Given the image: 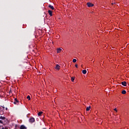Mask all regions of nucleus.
I'll return each mask as SVG.
<instances>
[{
	"instance_id": "8",
	"label": "nucleus",
	"mask_w": 129,
	"mask_h": 129,
	"mask_svg": "<svg viewBox=\"0 0 129 129\" xmlns=\"http://www.w3.org/2000/svg\"><path fill=\"white\" fill-rule=\"evenodd\" d=\"M121 84L122 85H123V86H125L126 85V82L125 81L122 82Z\"/></svg>"
},
{
	"instance_id": "6",
	"label": "nucleus",
	"mask_w": 129,
	"mask_h": 129,
	"mask_svg": "<svg viewBox=\"0 0 129 129\" xmlns=\"http://www.w3.org/2000/svg\"><path fill=\"white\" fill-rule=\"evenodd\" d=\"M26 128H27V127L24 125H21L20 126V129H26Z\"/></svg>"
},
{
	"instance_id": "2",
	"label": "nucleus",
	"mask_w": 129,
	"mask_h": 129,
	"mask_svg": "<svg viewBox=\"0 0 129 129\" xmlns=\"http://www.w3.org/2000/svg\"><path fill=\"white\" fill-rule=\"evenodd\" d=\"M87 5L89 8H90V7H93V6H94V5L89 2L87 3Z\"/></svg>"
},
{
	"instance_id": "10",
	"label": "nucleus",
	"mask_w": 129,
	"mask_h": 129,
	"mask_svg": "<svg viewBox=\"0 0 129 129\" xmlns=\"http://www.w3.org/2000/svg\"><path fill=\"white\" fill-rule=\"evenodd\" d=\"M42 114H43V112L40 111V112H38V116H41V115H42Z\"/></svg>"
},
{
	"instance_id": "7",
	"label": "nucleus",
	"mask_w": 129,
	"mask_h": 129,
	"mask_svg": "<svg viewBox=\"0 0 129 129\" xmlns=\"http://www.w3.org/2000/svg\"><path fill=\"white\" fill-rule=\"evenodd\" d=\"M48 13L50 17H52V16H53V15L52 14V11L49 10Z\"/></svg>"
},
{
	"instance_id": "11",
	"label": "nucleus",
	"mask_w": 129,
	"mask_h": 129,
	"mask_svg": "<svg viewBox=\"0 0 129 129\" xmlns=\"http://www.w3.org/2000/svg\"><path fill=\"white\" fill-rule=\"evenodd\" d=\"M87 72V71H86V70H84L82 71L83 74H86Z\"/></svg>"
},
{
	"instance_id": "13",
	"label": "nucleus",
	"mask_w": 129,
	"mask_h": 129,
	"mask_svg": "<svg viewBox=\"0 0 129 129\" xmlns=\"http://www.w3.org/2000/svg\"><path fill=\"white\" fill-rule=\"evenodd\" d=\"M75 80V78L74 77H71V81L73 82Z\"/></svg>"
},
{
	"instance_id": "3",
	"label": "nucleus",
	"mask_w": 129,
	"mask_h": 129,
	"mask_svg": "<svg viewBox=\"0 0 129 129\" xmlns=\"http://www.w3.org/2000/svg\"><path fill=\"white\" fill-rule=\"evenodd\" d=\"M54 68L55 70H60V66H59V64H56Z\"/></svg>"
},
{
	"instance_id": "12",
	"label": "nucleus",
	"mask_w": 129,
	"mask_h": 129,
	"mask_svg": "<svg viewBox=\"0 0 129 129\" xmlns=\"http://www.w3.org/2000/svg\"><path fill=\"white\" fill-rule=\"evenodd\" d=\"M91 108V106L87 107L86 108V111H89V110H90V108Z\"/></svg>"
},
{
	"instance_id": "9",
	"label": "nucleus",
	"mask_w": 129,
	"mask_h": 129,
	"mask_svg": "<svg viewBox=\"0 0 129 129\" xmlns=\"http://www.w3.org/2000/svg\"><path fill=\"white\" fill-rule=\"evenodd\" d=\"M61 51H62V49L61 48H57V53H60Z\"/></svg>"
},
{
	"instance_id": "21",
	"label": "nucleus",
	"mask_w": 129,
	"mask_h": 129,
	"mask_svg": "<svg viewBox=\"0 0 129 129\" xmlns=\"http://www.w3.org/2000/svg\"><path fill=\"white\" fill-rule=\"evenodd\" d=\"M2 107H3V109H5V106H2Z\"/></svg>"
},
{
	"instance_id": "4",
	"label": "nucleus",
	"mask_w": 129,
	"mask_h": 129,
	"mask_svg": "<svg viewBox=\"0 0 129 129\" xmlns=\"http://www.w3.org/2000/svg\"><path fill=\"white\" fill-rule=\"evenodd\" d=\"M14 102H13V103L14 104H17V103H18V102H19V100H18V99H17V98H15L14 100Z\"/></svg>"
},
{
	"instance_id": "16",
	"label": "nucleus",
	"mask_w": 129,
	"mask_h": 129,
	"mask_svg": "<svg viewBox=\"0 0 129 129\" xmlns=\"http://www.w3.org/2000/svg\"><path fill=\"white\" fill-rule=\"evenodd\" d=\"M27 98L28 99V100H31V97L30 96H28Z\"/></svg>"
},
{
	"instance_id": "14",
	"label": "nucleus",
	"mask_w": 129,
	"mask_h": 129,
	"mask_svg": "<svg viewBox=\"0 0 129 129\" xmlns=\"http://www.w3.org/2000/svg\"><path fill=\"white\" fill-rule=\"evenodd\" d=\"M0 119H6V117L0 116Z\"/></svg>"
},
{
	"instance_id": "22",
	"label": "nucleus",
	"mask_w": 129,
	"mask_h": 129,
	"mask_svg": "<svg viewBox=\"0 0 129 129\" xmlns=\"http://www.w3.org/2000/svg\"><path fill=\"white\" fill-rule=\"evenodd\" d=\"M6 110H8V108H6Z\"/></svg>"
},
{
	"instance_id": "23",
	"label": "nucleus",
	"mask_w": 129,
	"mask_h": 129,
	"mask_svg": "<svg viewBox=\"0 0 129 129\" xmlns=\"http://www.w3.org/2000/svg\"><path fill=\"white\" fill-rule=\"evenodd\" d=\"M3 129H4V128H3Z\"/></svg>"
},
{
	"instance_id": "5",
	"label": "nucleus",
	"mask_w": 129,
	"mask_h": 129,
	"mask_svg": "<svg viewBox=\"0 0 129 129\" xmlns=\"http://www.w3.org/2000/svg\"><path fill=\"white\" fill-rule=\"evenodd\" d=\"M48 7H49L50 9H51V10H53L55 9V8H54V7H53V6L51 5H48Z\"/></svg>"
},
{
	"instance_id": "15",
	"label": "nucleus",
	"mask_w": 129,
	"mask_h": 129,
	"mask_svg": "<svg viewBox=\"0 0 129 129\" xmlns=\"http://www.w3.org/2000/svg\"><path fill=\"white\" fill-rule=\"evenodd\" d=\"M125 93H126V91H125V90H123L122 91V94H125Z\"/></svg>"
},
{
	"instance_id": "18",
	"label": "nucleus",
	"mask_w": 129,
	"mask_h": 129,
	"mask_svg": "<svg viewBox=\"0 0 129 129\" xmlns=\"http://www.w3.org/2000/svg\"><path fill=\"white\" fill-rule=\"evenodd\" d=\"M75 67H76V68H78V64H75Z\"/></svg>"
},
{
	"instance_id": "20",
	"label": "nucleus",
	"mask_w": 129,
	"mask_h": 129,
	"mask_svg": "<svg viewBox=\"0 0 129 129\" xmlns=\"http://www.w3.org/2000/svg\"><path fill=\"white\" fill-rule=\"evenodd\" d=\"M0 123H3V121L0 120Z\"/></svg>"
},
{
	"instance_id": "19",
	"label": "nucleus",
	"mask_w": 129,
	"mask_h": 129,
	"mask_svg": "<svg viewBox=\"0 0 129 129\" xmlns=\"http://www.w3.org/2000/svg\"><path fill=\"white\" fill-rule=\"evenodd\" d=\"M114 110H115V111H117V110H116V108H115V109H114Z\"/></svg>"
},
{
	"instance_id": "1",
	"label": "nucleus",
	"mask_w": 129,
	"mask_h": 129,
	"mask_svg": "<svg viewBox=\"0 0 129 129\" xmlns=\"http://www.w3.org/2000/svg\"><path fill=\"white\" fill-rule=\"evenodd\" d=\"M29 122L33 123L35 122V118L34 117H31L29 119Z\"/></svg>"
},
{
	"instance_id": "17",
	"label": "nucleus",
	"mask_w": 129,
	"mask_h": 129,
	"mask_svg": "<svg viewBox=\"0 0 129 129\" xmlns=\"http://www.w3.org/2000/svg\"><path fill=\"white\" fill-rule=\"evenodd\" d=\"M77 61V60L76 59H73V62H74V63H76V62Z\"/></svg>"
}]
</instances>
